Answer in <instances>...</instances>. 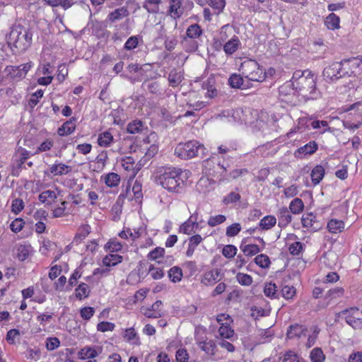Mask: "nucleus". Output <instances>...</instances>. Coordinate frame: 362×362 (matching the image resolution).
<instances>
[{
	"mask_svg": "<svg viewBox=\"0 0 362 362\" xmlns=\"http://www.w3.org/2000/svg\"><path fill=\"white\" fill-rule=\"evenodd\" d=\"M101 349L96 346H84L78 351V357L81 359H94L98 356Z\"/></svg>",
	"mask_w": 362,
	"mask_h": 362,
	"instance_id": "16",
	"label": "nucleus"
},
{
	"mask_svg": "<svg viewBox=\"0 0 362 362\" xmlns=\"http://www.w3.org/2000/svg\"><path fill=\"white\" fill-rule=\"evenodd\" d=\"M158 181L160 185L170 192H178L183 184L180 178L182 170L174 167H164L160 171Z\"/></svg>",
	"mask_w": 362,
	"mask_h": 362,
	"instance_id": "3",
	"label": "nucleus"
},
{
	"mask_svg": "<svg viewBox=\"0 0 362 362\" xmlns=\"http://www.w3.org/2000/svg\"><path fill=\"white\" fill-rule=\"evenodd\" d=\"M124 338L132 344L139 345L140 344L139 338L134 328L127 329L124 332Z\"/></svg>",
	"mask_w": 362,
	"mask_h": 362,
	"instance_id": "37",
	"label": "nucleus"
},
{
	"mask_svg": "<svg viewBox=\"0 0 362 362\" xmlns=\"http://www.w3.org/2000/svg\"><path fill=\"white\" fill-rule=\"evenodd\" d=\"M325 173V168L322 165H317L316 166H315L310 173L312 182L315 185H318L320 182V181L323 179Z\"/></svg>",
	"mask_w": 362,
	"mask_h": 362,
	"instance_id": "26",
	"label": "nucleus"
},
{
	"mask_svg": "<svg viewBox=\"0 0 362 362\" xmlns=\"http://www.w3.org/2000/svg\"><path fill=\"white\" fill-rule=\"evenodd\" d=\"M202 168L203 173L219 182L224 181L226 178V167L221 163L220 158L216 155L204 160Z\"/></svg>",
	"mask_w": 362,
	"mask_h": 362,
	"instance_id": "5",
	"label": "nucleus"
},
{
	"mask_svg": "<svg viewBox=\"0 0 362 362\" xmlns=\"http://www.w3.org/2000/svg\"><path fill=\"white\" fill-rule=\"evenodd\" d=\"M305 332L306 328L304 326L295 324L288 327L286 336L288 339L300 338L302 336H305Z\"/></svg>",
	"mask_w": 362,
	"mask_h": 362,
	"instance_id": "20",
	"label": "nucleus"
},
{
	"mask_svg": "<svg viewBox=\"0 0 362 362\" xmlns=\"http://www.w3.org/2000/svg\"><path fill=\"white\" fill-rule=\"evenodd\" d=\"M226 220V218L224 215H216L211 216L208 220V225L211 227H214L217 225H219L223 223Z\"/></svg>",
	"mask_w": 362,
	"mask_h": 362,
	"instance_id": "58",
	"label": "nucleus"
},
{
	"mask_svg": "<svg viewBox=\"0 0 362 362\" xmlns=\"http://www.w3.org/2000/svg\"><path fill=\"white\" fill-rule=\"evenodd\" d=\"M211 82H213L211 80H209L202 84V88L207 90V94L209 98H214L217 93V90Z\"/></svg>",
	"mask_w": 362,
	"mask_h": 362,
	"instance_id": "62",
	"label": "nucleus"
},
{
	"mask_svg": "<svg viewBox=\"0 0 362 362\" xmlns=\"http://www.w3.org/2000/svg\"><path fill=\"white\" fill-rule=\"evenodd\" d=\"M34 66L32 62L21 64L19 66H7L4 72L7 78L14 81H20L23 79L29 70Z\"/></svg>",
	"mask_w": 362,
	"mask_h": 362,
	"instance_id": "8",
	"label": "nucleus"
},
{
	"mask_svg": "<svg viewBox=\"0 0 362 362\" xmlns=\"http://www.w3.org/2000/svg\"><path fill=\"white\" fill-rule=\"evenodd\" d=\"M226 325L220 326L218 330L220 339H231L235 334L234 330L231 328L230 324L225 322Z\"/></svg>",
	"mask_w": 362,
	"mask_h": 362,
	"instance_id": "30",
	"label": "nucleus"
},
{
	"mask_svg": "<svg viewBox=\"0 0 362 362\" xmlns=\"http://www.w3.org/2000/svg\"><path fill=\"white\" fill-rule=\"evenodd\" d=\"M276 223V218L274 216L268 215L262 218L259 223V226L262 230H269Z\"/></svg>",
	"mask_w": 362,
	"mask_h": 362,
	"instance_id": "33",
	"label": "nucleus"
},
{
	"mask_svg": "<svg viewBox=\"0 0 362 362\" xmlns=\"http://www.w3.org/2000/svg\"><path fill=\"white\" fill-rule=\"evenodd\" d=\"M344 63L341 62H334L325 66L322 71V76L328 83H334L339 79L350 76L354 74V71H349L347 67L344 66Z\"/></svg>",
	"mask_w": 362,
	"mask_h": 362,
	"instance_id": "6",
	"label": "nucleus"
},
{
	"mask_svg": "<svg viewBox=\"0 0 362 362\" xmlns=\"http://www.w3.org/2000/svg\"><path fill=\"white\" fill-rule=\"evenodd\" d=\"M60 345V341L57 337H49L46 339V348L49 351H53Z\"/></svg>",
	"mask_w": 362,
	"mask_h": 362,
	"instance_id": "63",
	"label": "nucleus"
},
{
	"mask_svg": "<svg viewBox=\"0 0 362 362\" xmlns=\"http://www.w3.org/2000/svg\"><path fill=\"white\" fill-rule=\"evenodd\" d=\"M344 226L343 221L332 218L328 221L327 228L330 233H338L344 230Z\"/></svg>",
	"mask_w": 362,
	"mask_h": 362,
	"instance_id": "27",
	"label": "nucleus"
},
{
	"mask_svg": "<svg viewBox=\"0 0 362 362\" xmlns=\"http://www.w3.org/2000/svg\"><path fill=\"white\" fill-rule=\"evenodd\" d=\"M221 279V269L216 268L204 274L202 283L205 286H210L219 281Z\"/></svg>",
	"mask_w": 362,
	"mask_h": 362,
	"instance_id": "14",
	"label": "nucleus"
},
{
	"mask_svg": "<svg viewBox=\"0 0 362 362\" xmlns=\"http://www.w3.org/2000/svg\"><path fill=\"white\" fill-rule=\"evenodd\" d=\"M304 204L302 199L295 198L293 199L289 205V211L293 214H298L303 211Z\"/></svg>",
	"mask_w": 362,
	"mask_h": 362,
	"instance_id": "39",
	"label": "nucleus"
},
{
	"mask_svg": "<svg viewBox=\"0 0 362 362\" xmlns=\"http://www.w3.org/2000/svg\"><path fill=\"white\" fill-rule=\"evenodd\" d=\"M25 221L21 218H17L11 223L10 228L13 232L17 233L23 229Z\"/></svg>",
	"mask_w": 362,
	"mask_h": 362,
	"instance_id": "55",
	"label": "nucleus"
},
{
	"mask_svg": "<svg viewBox=\"0 0 362 362\" xmlns=\"http://www.w3.org/2000/svg\"><path fill=\"white\" fill-rule=\"evenodd\" d=\"M90 289L88 284L81 283L75 290L76 297L80 300L88 297Z\"/></svg>",
	"mask_w": 362,
	"mask_h": 362,
	"instance_id": "43",
	"label": "nucleus"
},
{
	"mask_svg": "<svg viewBox=\"0 0 362 362\" xmlns=\"http://www.w3.org/2000/svg\"><path fill=\"white\" fill-rule=\"evenodd\" d=\"M101 180L109 187H115L120 182V176L115 173H109L101 176Z\"/></svg>",
	"mask_w": 362,
	"mask_h": 362,
	"instance_id": "23",
	"label": "nucleus"
},
{
	"mask_svg": "<svg viewBox=\"0 0 362 362\" xmlns=\"http://www.w3.org/2000/svg\"><path fill=\"white\" fill-rule=\"evenodd\" d=\"M298 95L297 90L294 88L292 79L286 81L279 88V97L282 102L288 104H295V97Z\"/></svg>",
	"mask_w": 362,
	"mask_h": 362,
	"instance_id": "9",
	"label": "nucleus"
},
{
	"mask_svg": "<svg viewBox=\"0 0 362 362\" xmlns=\"http://www.w3.org/2000/svg\"><path fill=\"white\" fill-rule=\"evenodd\" d=\"M202 33V30L201 27L197 24H192L189 25L186 30V37L189 39H197L198 38Z\"/></svg>",
	"mask_w": 362,
	"mask_h": 362,
	"instance_id": "35",
	"label": "nucleus"
},
{
	"mask_svg": "<svg viewBox=\"0 0 362 362\" xmlns=\"http://www.w3.org/2000/svg\"><path fill=\"white\" fill-rule=\"evenodd\" d=\"M241 226L238 223H233L226 228V235L228 237H234L241 230Z\"/></svg>",
	"mask_w": 362,
	"mask_h": 362,
	"instance_id": "53",
	"label": "nucleus"
},
{
	"mask_svg": "<svg viewBox=\"0 0 362 362\" xmlns=\"http://www.w3.org/2000/svg\"><path fill=\"white\" fill-rule=\"evenodd\" d=\"M195 226H198V223H196V218H194V220H192V218H188L187 221H186L180 226V231L185 234L189 235L192 232H194V228Z\"/></svg>",
	"mask_w": 362,
	"mask_h": 362,
	"instance_id": "38",
	"label": "nucleus"
},
{
	"mask_svg": "<svg viewBox=\"0 0 362 362\" xmlns=\"http://www.w3.org/2000/svg\"><path fill=\"white\" fill-rule=\"evenodd\" d=\"M240 199V195L239 193L231 192L228 195L224 197L223 202L226 205H228L232 203H235Z\"/></svg>",
	"mask_w": 362,
	"mask_h": 362,
	"instance_id": "57",
	"label": "nucleus"
},
{
	"mask_svg": "<svg viewBox=\"0 0 362 362\" xmlns=\"http://www.w3.org/2000/svg\"><path fill=\"white\" fill-rule=\"evenodd\" d=\"M147 129L145 124L139 119L133 120L127 125V130L129 134H140Z\"/></svg>",
	"mask_w": 362,
	"mask_h": 362,
	"instance_id": "24",
	"label": "nucleus"
},
{
	"mask_svg": "<svg viewBox=\"0 0 362 362\" xmlns=\"http://www.w3.org/2000/svg\"><path fill=\"white\" fill-rule=\"evenodd\" d=\"M296 288L293 286H285L281 289L282 296L286 299H291L296 295Z\"/></svg>",
	"mask_w": 362,
	"mask_h": 362,
	"instance_id": "61",
	"label": "nucleus"
},
{
	"mask_svg": "<svg viewBox=\"0 0 362 362\" xmlns=\"http://www.w3.org/2000/svg\"><path fill=\"white\" fill-rule=\"evenodd\" d=\"M318 149V144L315 141H311L303 146L296 149L293 156L298 159H302L308 156L314 154Z\"/></svg>",
	"mask_w": 362,
	"mask_h": 362,
	"instance_id": "11",
	"label": "nucleus"
},
{
	"mask_svg": "<svg viewBox=\"0 0 362 362\" xmlns=\"http://www.w3.org/2000/svg\"><path fill=\"white\" fill-rule=\"evenodd\" d=\"M312 362H323L325 356L323 351L320 348L313 349L310 355Z\"/></svg>",
	"mask_w": 362,
	"mask_h": 362,
	"instance_id": "50",
	"label": "nucleus"
},
{
	"mask_svg": "<svg viewBox=\"0 0 362 362\" xmlns=\"http://www.w3.org/2000/svg\"><path fill=\"white\" fill-rule=\"evenodd\" d=\"M161 2L162 0H146L143 2L142 7L149 13H157L159 10L158 5Z\"/></svg>",
	"mask_w": 362,
	"mask_h": 362,
	"instance_id": "34",
	"label": "nucleus"
},
{
	"mask_svg": "<svg viewBox=\"0 0 362 362\" xmlns=\"http://www.w3.org/2000/svg\"><path fill=\"white\" fill-rule=\"evenodd\" d=\"M240 41L236 35H234L223 45V51L228 55L235 53L240 45Z\"/></svg>",
	"mask_w": 362,
	"mask_h": 362,
	"instance_id": "21",
	"label": "nucleus"
},
{
	"mask_svg": "<svg viewBox=\"0 0 362 362\" xmlns=\"http://www.w3.org/2000/svg\"><path fill=\"white\" fill-rule=\"evenodd\" d=\"M236 279L238 283L243 286H250L252 283V278L249 274L238 273Z\"/></svg>",
	"mask_w": 362,
	"mask_h": 362,
	"instance_id": "56",
	"label": "nucleus"
},
{
	"mask_svg": "<svg viewBox=\"0 0 362 362\" xmlns=\"http://www.w3.org/2000/svg\"><path fill=\"white\" fill-rule=\"evenodd\" d=\"M282 362H298V356L294 351H288L284 354Z\"/></svg>",
	"mask_w": 362,
	"mask_h": 362,
	"instance_id": "64",
	"label": "nucleus"
},
{
	"mask_svg": "<svg viewBox=\"0 0 362 362\" xmlns=\"http://www.w3.org/2000/svg\"><path fill=\"white\" fill-rule=\"evenodd\" d=\"M57 198V195L54 191L45 190L40 193L38 196V199L40 202L47 204H51Z\"/></svg>",
	"mask_w": 362,
	"mask_h": 362,
	"instance_id": "31",
	"label": "nucleus"
},
{
	"mask_svg": "<svg viewBox=\"0 0 362 362\" xmlns=\"http://www.w3.org/2000/svg\"><path fill=\"white\" fill-rule=\"evenodd\" d=\"M277 216L279 221L278 226L281 228H285L292 221V216L290 214V211L286 206H283L279 209Z\"/></svg>",
	"mask_w": 362,
	"mask_h": 362,
	"instance_id": "15",
	"label": "nucleus"
},
{
	"mask_svg": "<svg viewBox=\"0 0 362 362\" xmlns=\"http://www.w3.org/2000/svg\"><path fill=\"white\" fill-rule=\"evenodd\" d=\"M194 40L188 37L184 38L182 43L188 52H195L198 49V44Z\"/></svg>",
	"mask_w": 362,
	"mask_h": 362,
	"instance_id": "54",
	"label": "nucleus"
},
{
	"mask_svg": "<svg viewBox=\"0 0 362 362\" xmlns=\"http://www.w3.org/2000/svg\"><path fill=\"white\" fill-rule=\"evenodd\" d=\"M75 120V118L72 117L64 122L62 127L58 129V134L61 136H64L73 133L76 129V124L74 123Z\"/></svg>",
	"mask_w": 362,
	"mask_h": 362,
	"instance_id": "22",
	"label": "nucleus"
},
{
	"mask_svg": "<svg viewBox=\"0 0 362 362\" xmlns=\"http://www.w3.org/2000/svg\"><path fill=\"white\" fill-rule=\"evenodd\" d=\"M344 317L346 322L354 329H362V318H356L351 315H341Z\"/></svg>",
	"mask_w": 362,
	"mask_h": 362,
	"instance_id": "40",
	"label": "nucleus"
},
{
	"mask_svg": "<svg viewBox=\"0 0 362 362\" xmlns=\"http://www.w3.org/2000/svg\"><path fill=\"white\" fill-rule=\"evenodd\" d=\"M71 171L70 165L56 162L49 167V172L53 176H62Z\"/></svg>",
	"mask_w": 362,
	"mask_h": 362,
	"instance_id": "18",
	"label": "nucleus"
},
{
	"mask_svg": "<svg viewBox=\"0 0 362 362\" xmlns=\"http://www.w3.org/2000/svg\"><path fill=\"white\" fill-rule=\"evenodd\" d=\"M242 76L250 81L262 82L267 78L266 70L256 60L246 59L240 66Z\"/></svg>",
	"mask_w": 362,
	"mask_h": 362,
	"instance_id": "4",
	"label": "nucleus"
},
{
	"mask_svg": "<svg viewBox=\"0 0 362 362\" xmlns=\"http://www.w3.org/2000/svg\"><path fill=\"white\" fill-rule=\"evenodd\" d=\"M169 3L170 14L175 19L179 18L182 14V11L181 9L182 0H170Z\"/></svg>",
	"mask_w": 362,
	"mask_h": 362,
	"instance_id": "25",
	"label": "nucleus"
},
{
	"mask_svg": "<svg viewBox=\"0 0 362 362\" xmlns=\"http://www.w3.org/2000/svg\"><path fill=\"white\" fill-rule=\"evenodd\" d=\"M165 253V249L160 247H157L151 250L147 255V257L150 260H156L158 258L163 256Z\"/></svg>",
	"mask_w": 362,
	"mask_h": 362,
	"instance_id": "59",
	"label": "nucleus"
},
{
	"mask_svg": "<svg viewBox=\"0 0 362 362\" xmlns=\"http://www.w3.org/2000/svg\"><path fill=\"white\" fill-rule=\"evenodd\" d=\"M292 81L298 96H301L305 101L315 100L320 95L316 88V76L310 70H298L293 74Z\"/></svg>",
	"mask_w": 362,
	"mask_h": 362,
	"instance_id": "1",
	"label": "nucleus"
},
{
	"mask_svg": "<svg viewBox=\"0 0 362 362\" xmlns=\"http://www.w3.org/2000/svg\"><path fill=\"white\" fill-rule=\"evenodd\" d=\"M254 260L257 265L264 269L268 268L271 263L269 257L264 254L257 255Z\"/></svg>",
	"mask_w": 362,
	"mask_h": 362,
	"instance_id": "48",
	"label": "nucleus"
},
{
	"mask_svg": "<svg viewBox=\"0 0 362 362\" xmlns=\"http://www.w3.org/2000/svg\"><path fill=\"white\" fill-rule=\"evenodd\" d=\"M204 147L196 140L185 143H180L175 149V154L184 160L192 158L198 155L199 150H204Z\"/></svg>",
	"mask_w": 362,
	"mask_h": 362,
	"instance_id": "7",
	"label": "nucleus"
},
{
	"mask_svg": "<svg viewBox=\"0 0 362 362\" xmlns=\"http://www.w3.org/2000/svg\"><path fill=\"white\" fill-rule=\"evenodd\" d=\"M237 252V248L233 245H227L222 250L223 255L226 258H233Z\"/></svg>",
	"mask_w": 362,
	"mask_h": 362,
	"instance_id": "60",
	"label": "nucleus"
},
{
	"mask_svg": "<svg viewBox=\"0 0 362 362\" xmlns=\"http://www.w3.org/2000/svg\"><path fill=\"white\" fill-rule=\"evenodd\" d=\"M129 14V11L127 7L122 6L118 8H116L113 11L110 12L106 18L107 21L110 23H114L115 21L122 20V18L128 16Z\"/></svg>",
	"mask_w": 362,
	"mask_h": 362,
	"instance_id": "17",
	"label": "nucleus"
},
{
	"mask_svg": "<svg viewBox=\"0 0 362 362\" xmlns=\"http://www.w3.org/2000/svg\"><path fill=\"white\" fill-rule=\"evenodd\" d=\"M30 247L21 245L17 248V257L19 260L24 261L27 259L30 255Z\"/></svg>",
	"mask_w": 362,
	"mask_h": 362,
	"instance_id": "49",
	"label": "nucleus"
},
{
	"mask_svg": "<svg viewBox=\"0 0 362 362\" xmlns=\"http://www.w3.org/2000/svg\"><path fill=\"white\" fill-rule=\"evenodd\" d=\"M240 250L243 251L245 255L252 257L257 255L260 251V248L256 244H246L242 243L240 246Z\"/></svg>",
	"mask_w": 362,
	"mask_h": 362,
	"instance_id": "28",
	"label": "nucleus"
},
{
	"mask_svg": "<svg viewBox=\"0 0 362 362\" xmlns=\"http://www.w3.org/2000/svg\"><path fill=\"white\" fill-rule=\"evenodd\" d=\"M33 154L20 146L17 148L14 156L15 162L19 168H24L23 165L25 161Z\"/></svg>",
	"mask_w": 362,
	"mask_h": 362,
	"instance_id": "19",
	"label": "nucleus"
},
{
	"mask_svg": "<svg viewBox=\"0 0 362 362\" xmlns=\"http://www.w3.org/2000/svg\"><path fill=\"white\" fill-rule=\"evenodd\" d=\"M344 290L341 287H336L332 289H329L326 293V298L332 300L334 298H340L344 295Z\"/></svg>",
	"mask_w": 362,
	"mask_h": 362,
	"instance_id": "52",
	"label": "nucleus"
},
{
	"mask_svg": "<svg viewBox=\"0 0 362 362\" xmlns=\"http://www.w3.org/2000/svg\"><path fill=\"white\" fill-rule=\"evenodd\" d=\"M196 341L199 347L207 355H215L216 350V344L215 341L211 339L208 340L207 339L201 338L199 337H196Z\"/></svg>",
	"mask_w": 362,
	"mask_h": 362,
	"instance_id": "12",
	"label": "nucleus"
},
{
	"mask_svg": "<svg viewBox=\"0 0 362 362\" xmlns=\"http://www.w3.org/2000/svg\"><path fill=\"white\" fill-rule=\"evenodd\" d=\"M108 153L107 151H102L95 158L94 160L90 163V169L95 173H100L103 171L107 162Z\"/></svg>",
	"mask_w": 362,
	"mask_h": 362,
	"instance_id": "10",
	"label": "nucleus"
},
{
	"mask_svg": "<svg viewBox=\"0 0 362 362\" xmlns=\"http://www.w3.org/2000/svg\"><path fill=\"white\" fill-rule=\"evenodd\" d=\"M33 33L21 25H14L7 36V43L14 53L27 50L32 44Z\"/></svg>",
	"mask_w": 362,
	"mask_h": 362,
	"instance_id": "2",
	"label": "nucleus"
},
{
	"mask_svg": "<svg viewBox=\"0 0 362 362\" xmlns=\"http://www.w3.org/2000/svg\"><path fill=\"white\" fill-rule=\"evenodd\" d=\"M183 76L181 72L176 70H172L168 75V81L171 86H177L182 81Z\"/></svg>",
	"mask_w": 362,
	"mask_h": 362,
	"instance_id": "41",
	"label": "nucleus"
},
{
	"mask_svg": "<svg viewBox=\"0 0 362 362\" xmlns=\"http://www.w3.org/2000/svg\"><path fill=\"white\" fill-rule=\"evenodd\" d=\"M209 5L215 10L214 13L218 15L226 6L225 0H208Z\"/></svg>",
	"mask_w": 362,
	"mask_h": 362,
	"instance_id": "47",
	"label": "nucleus"
},
{
	"mask_svg": "<svg viewBox=\"0 0 362 362\" xmlns=\"http://www.w3.org/2000/svg\"><path fill=\"white\" fill-rule=\"evenodd\" d=\"M113 141L112 135L108 132H104L99 134L98 138V144L103 147L109 146Z\"/></svg>",
	"mask_w": 362,
	"mask_h": 362,
	"instance_id": "36",
	"label": "nucleus"
},
{
	"mask_svg": "<svg viewBox=\"0 0 362 362\" xmlns=\"http://www.w3.org/2000/svg\"><path fill=\"white\" fill-rule=\"evenodd\" d=\"M168 276L174 283L180 282L182 278V271L179 267H173L168 271Z\"/></svg>",
	"mask_w": 362,
	"mask_h": 362,
	"instance_id": "44",
	"label": "nucleus"
},
{
	"mask_svg": "<svg viewBox=\"0 0 362 362\" xmlns=\"http://www.w3.org/2000/svg\"><path fill=\"white\" fill-rule=\"evenodd\" d=\"M305 247L301 242L295 241L289 245L288 251L291 255L298 256L304 251Z\"/></svg>",
	"mask_w": 362,
	"mask_h": 362,
	"instance_id": "42",
	"label": "nucleus"
},
{
	"mask_svg": "<svg viewBox=\"0 0 362 362\" xmlns=\"http://www.w3.org/2000/svg\"><path fill=\"white\" fill-rule=\"evenodd\" d=\"M264 293L266 296L272 298H278L279 293H277V286L275 284L269 282L266 284Z\"/></svg>",
	"mask_w": 362,
	"mask_h": 362,
	"instance_id": "45",
	"label": "nucleus"
},
{
	"mask_svg": "<svg viewBox=\"0 0 362 362\" xmlns=\"http://www.w3.org/2000/svg\"><path fill=\"white\" fill-rule=\"evenodd\" d=\"M342 62L346 64H344V66L347 67V70L349 71H354L355 72V70H352V69L358 68L361 64L362 60L356 57L343 60Z\"/></svg>",
	"mask_w": 362,
	"mask_h": 362,
	"instance_id": "51",
	"label": "nucleus"
},
{
	"mask_svg": "<svg viewBox=\"0 0 362 362\" xmlns=\"http://www.w3.org/2000/svg\"><path fill=\"white\" fill-rule=\"evenodd\" d=\"M122 257L117 254H110L103 259V264L106 267H115L122 262Z\"/></svg>",
	"mask_w": 362,
	"mask_h": 362,
	"instance_id": "32",
	"label": "nucleus"
},
{
	"mask_svg": "<svg viewBox=\"0 0 362 362\" xmlns=\"http://www.w3.org/2000/svg\"><path fill=\"white\" fill-rule=\"evenodd\" d=\"M340 18L334 13L329 14L325 20V24L329 30H334L339 28Z\"/></svg>",
	"mask_w": 362,
	"mask_h": 362,
	"instance_id": "29",
	"label": "nucleus"
},
{
	"mask_svg": "<svg viewBox=\"0 0 362 362\" xmlns=\"http://www.w3.org/2000/svg\"><path fill=\"white\" fill-rule=\"evenodd\" d=\"M228 84L233 88H241L243 84V78L242 74H232L228 78Z\"/></svg>",
	"mask_w": 362,
	"mask_h": 362,
	"instance_id": "46",
	"label": "nucleus"
},
{
	"mask_svg": "<svg viewBox=\"0 0 362 362\" xmlns=\"http://www.w3.org/2000/svg\"><path fill=\"white\" fill-rule=\"evenodd\" d=\"M250 113L251 112L249 108H245V110L242 108H236L235 110H232L231 117L235 122L247 124L250 122L248 119V116Z\"/></svg>",
	"mask_w": 362,
	"mask_h": 362,
	"instance_id": "13",
	"label": "nucleus"
}]
</instances>
